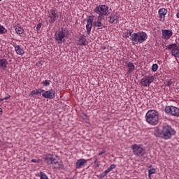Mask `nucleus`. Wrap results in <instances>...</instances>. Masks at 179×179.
Wrapping results in <instances>:
<instances>
[{"label": "nucleus", "mask_w": 179, "mask_h": 179, "mask_svg": "<svg viewBox=\"0 0 179 179\" xmlns=\"http://www.w3.org/2000/svg\"><path fill=\"white\" fill-rule=\"evenodd\" d=\"M44 162L47 164H52L54 169H64V164L59 162V158L57 156H53L52 155H46L44 158Z\"/></svg>", "instance_id": "obj_1"}, {"label": "nucleus", "mask_w": 179, "mask_h": 179, "mask_svg": "<svg viewBox=\"0 0 179 179\" xmlns=\"http://www.w3.org/2000/svg\"><path fill=\"white\" fill-rule=\"evenodd\" d=\"M130 40L134 45H136V44H142V43L148 40V34L145 31L134 33L131 36Z\"/></svg>", "instance_id": "obj_2"}, {"label": "nucleus", "mask_w": 179, "mask_h": 179, "mask_svg": "<svg viewBox=\"0 0 179 179\" xmlns=\"http://www.w3.org/2000/svg\"><path fill=\"white\" fill-rule=\"evenodd\" d=\"M145 120L150 125L159 124V112L155 110H150L145 114Z\"/></svg>", "instance_id": "obj_3"}, {"label": "nucleus", "mask_w": 179, "mask_h": 179, "mask_svg": "<svg viewBox=\"0 0 179 179\" xmlns=\"http://www.w3.org/2000/svg\"><path fill=\"white\" fill-rule=\"evenodd\" d=\"M94 12L98 15V20H100L108 15V6L104 4L99 5L94 8Z\"/></svg>", "instance_id": "obj_4"}, {"label": "nucleus", "mask_w": 179, "mask_h": 179, "mask_svg": "<svg viewBox=\"0 0 179 179\" xmlns=\"http://www.w3.org/2000/svg\"><path fill=\"white\" fill-rule=\"evenodd\" d=\"M131 149L134 153V156L137 157H142L146 153V150L143 148V146L140 144H133L131 146Z\"/></svg>", "instance_id": "obj_5"}, {"label": "nucleus", "mask_w": 179, "mask_h": 179, "mask_svg": "<svg viewBox=\"0 0 179 179\" xmlns=\"http://www.w3.org/2000/svg\"><path fill=\"white\" fill-rule=\"evenodd\" d=\"M65 37H68V31L66 29H59L55 34V39L57 41L58 44H61Z\"/></svg>", "instance_id": "obj_6"}, {"label": "nucleus", "mask_w": 179, "mask_h": 179, "mask_svg": "<svg viewBox=\"0 0 179 179\" xmlns=\"http://www.w3.org/2000/svg\"><path fill=\"white\" fill-rule=\"evenodd\" d=\"M165 113L169 115H171L172 117H179V108L177 106H166Z\"/></svg>", "instance_id": "obj_7"}, {"label": "nucleus", "mask_w": 179, "mask_h": 179, "mask_svg": "<svg viewBox=\"0 0 179 179\" xmlns=\"http://www.w3.org/2000/svg\"><path fill=\"white\" fill-rule=\"evenodd\" d=\"M153 80H155V77L153 76H145L144 78H142L141 83L143 86H144V87H148L150 86Z\"/></svg>", "instance_id": "obj_8"}, {"label": "nucleus", "mask_w": 179, "mask_h": 179, "mask_svg": "<svg viewBox=\"0 0 179 179\" xmlns=\"http://www.w3.org/2000/svg\"><path fill=\"white\" fill-rule=\"evenodd\" d=\"M162 134L163 135H176V130L170 125H165L163 127Z\"/></svg>", "instance_id": "obj_9"}, {"label": "nucleus", "mask_w": 179, "mask_h": 179, "mask_svg": "<svg viewBox=\"0 0 179 179\" xmlns=\"http://www.w3.org/2000/svg\"><path fill=\"white\" fill-rule=\"evenodd\" d=\"M162 34L163 40H170L173 36V30L162 29Z\"/></svg>", "instance_id": "obj_10"}, {"label": "nucleus", "mask_w": 179, "mask_h": 179, "mask_svg": "<svg viewBox=\"0 0 179 179\" xmlns=\"http://www.w3.org/2000/svg\"><path fill=\"white\" fill-rule=\"evenodd\" d=\"M166 15H167V9L166 8H160L158 10V17L159 20V22H164L166 20Z\"/></svg>", "instance_id": "obj_11"}, {"label": "nucleus", "mask_w": 179, "mask_h": 179, "mask_svg": "<svg viewBox=\"0 0 179 179\" xmlns=\"http://www.w3.org/2000/svg\"><path fill=\"white\" fill-rule=\"evenodd\" d=\"M58 15H57V10L52 9L49 11V23H54L57 20Z\"/></svg>", "instance_id": "obj_12"}, {"label": "nucleus", "mask_w": 179, "mask_h": 179, "mask_svg": "<svg viewBox=\"0 0 179 179\" xmlns=\"http://www.w3.org/2000/svg\"><path fill=\"white\" fill-rule=\"evenodd\" d=\"M42 96L45 99H55V91H54L52 89L48 90V91H45L43 94Z\"/></svg>", "instance_id": "obj_13"}, {"label": "nucleus", "mask_w": 179, "mask_h": 179, "mask_svg": "<svg viewBox=\"0 0 179 179\" xmlns=\"http://www.w3.org/2000/svg\"><path fill=\"white\" fill-rule=\"evenodd\" d=\"M77 38H78L77 41H78V45H80L81 47L87 45V43L86 42L87 38H86V36L80 35V36H78Z\"/></svg>", "instance_id": "obj_14"}, {"label": "nucleus", "mask_w": 179, "mask_h": 179, "mask_svg": "<svg viewBox=\"0 0 179 179\" xmlns=\"http://www.w3.org/2000/svg\"><path fill=\"white\" fill-rule=\"evenodd\" d=\"M89 160L85 159H80L77 160L76 164V169H82V167H85V166H87V162Z\"/></svg>", "instance_id": "obj_15"}, {"label": "nucleus", "mask_w": 179, "mask_h": 179, "mask_svg": "<svg viewBox=\"0 0 179 179\" xmlns=\"http://www.w3.org/2000/svg\"><path fill=\"white\" fill-rule=\"evenodd\" d=\"M93 26V17H90L86 24L87 34H90Z\"/></svg>", "instance_id": "obj_16"}, {"label": "nucleus", "mask_w": 179, "mask_h": 179, "mask_svg": "<svg viewBox=\"0 0 179 179\" xmlns=\"http://www.w3.org/2000/svg\"><path fill=\"white\" fill-rule=\"evenodd\" d=\"M118 14H117V13L115 12H113L110 15V16H109V23H117L118 22Z\"/></svg>", "instance_id": "obj_17"}, {"label": "nucleus", "mask_w": 179, "mask_h": 179, "mask_svg": "<svg viewBox=\"0 0 179 179\" xmlns=\"http://www.w3.org/2000/svg\"><path fill=\"white\" fill-rule=\"evenodd\" d=\"M127 67L128 68L127 73H132L134 71H135V65H134V63L129 62L127 64Z\"/></svg>", "instance_id": "obj_18"}, {"label": "nucleus", "mask_w": 179, "mask_h": 179, "mask_svg": "<svg viewBox=\"0 0 179 179\" xmlns=\"http://www.w3.org/2000/svg\"><path fill=\"white\" fill-rule=\"evenodd\" d=\"M15 51L17 55H23V54H24V50L22 49L19 45L15 47Z\"/></svg>", "instance_id": "obj_19"}, {"label": "nucleus", "mask_w": 179, "mask_h": 179, "mask_svg": "<svg viewBox=\"0 0 179 179\" xmlns=\"http://www.w3.org/2000/svg\"><path fill=\"white\" fill-rule=\"evenodd\" d=\"M6 65H8V60L6 59H0V69H3L6 68Z\"/></svg>", "instance_id": "obj_20"}, {"label": "nucleus", "mask_w": 179, "mask_h": 179, "mask_svg": "<svg viewBox=\"0 0 179 179\" xmlns=\"http://www.w3.org/2000/svg\"><path fill=\"white\" fill-rule=\"evenodd\" d=\"M171 52L175 58H179V49L178 48H173L171 50Z\"/></svg>", "instance_id": "obj_21"}, {"label": "nucleus", "mask_w": 179, "mask_h": 179, "mask_svg": "<svg viewBox=\"0 0 179 179\" xmlns=\"http://www.w3.org/2000/svg\"><path fill=\"white\" fill-rule=\"evenodd\" d=\"M132 36V31L128 30L124 32H123V37L124 38H129Z\"/></svg>", "instance_id": "obj_22"}, {"label": "nucleus", "mask_w": 179, "mask_h": 179, "mask_svg": "<svg viewBox=\"0 0 179 179\" xmlns=\"http://www.w3.org/2000/svg\"><path fill=\"white\" fill-rule=\"evenodd\" d=\"M101 20H103V19L99 20V17H97V22H94V25L96 27H101L103 26V23H101Z\"/></svg>", "instance_id": "obj_23"}, {"label": "nucleus", "mask_w": 179, "mask_h": 179, "mask_svg": "<svg viewBox=\"0 0 179 179\" xmlns=\"http://www.w3.org/2000/svg\"><path fill=\"white\" fill-rule=\"evenodd\" d=\"M116 166L115 164H112L110 166L109 168H108L105 171H103V173H105V174H108V173H110V171H111L112 170H114V169H115Z\"/></svg>", "instance_id": "obj_24"}, {"label": "nucleus", "mask_w": 179, "mask_h": 179, "mask_svg": "<svg viewBox=\"0 0 179 179\" xmlns=\"http://www.w3.org/2000/svg\"><path fill=\"white\" fill-rule=\"evenodd\" d=\"M15 31H16L17 34H23V32L24 31V30L23 29V28H22L20 27H17L15 28Z\"/></svg>", "instance_id": "obj_25"}, {"label": "nucleus", "mask_w": 179, "mask_h": 179, "mask_svg": "<svg viewBox=\"0 0 179 179\" xmlns=\"http://www.w3.org/2000/svg\"><path fill=\"white\" fill-rule=\"evenodd\" d=\"M39 177H40V179H49L48 178V176H47V174H45L44 172L43 171H41L39 173Z\"/></svg>", "instance_id": "obj_26"}, {"label": "nucleus", "mask_w": 179, "mask_h": 179, "mask_svg": "<svg viewBox=\"0 0 179 179\" xmlns=\"http://www.w3.org/2000/svg\"><path fill=\"white\" fill-rule=\"evenodd\" d=\"M158 138H162V139H171V135H161V136H157Z\"/></svg>", "instance_id": "obj_27"}, {"label": "nucleus", "mask_w": 179, "mask_h": 179, "mask_svg": "<svg viewBox=\"0 0 179 179\" xmlns=\"http://www.w3.org/2000/svg\"><path fill=\"white\" fill-rule=\"evenodd\" d=\"M150 132L153 133V135H159V128L155 127L150 129Z\"/></svg>", "instance_id": "obj_28"}, {"label": "nucleus", "mask_w": 179, "mask_h": 179, "mask_svg": "<svg viewBox=\"0 0 179 179\" xmlns=\"http://www.w3.org/2000/svg\"><path fill=\"white\" fill-rule=\"evenodd\" d=\"M173 83H174V80L170 79L168 81H166V86L170 87L173 85Z\"/></svg>", "instance_id": "obj_29"}, {"label": "nucleus", "mask_w": 179, "mask_h": 179, "mask_svg": "<svg viewBox=\"0 0 179 179\" xmlns=\"http://www.w3.org/2000/svg\"><path fill=\"white\" fill-rule=\"evenodd\" d=\"M35 94H38V90H33L29 93L30 97H34Z\"/></svg>", "instance_id": "obj_30"}, {"label": "nucleus", "mask_w": 179, "mask_h": 179, "mask_svg": "<svg viewBox=\"0 0 179 179\" xmlns=\"http://www.w3.org/2000/svg\"><path fill=\"white\" fill-rule=\"evenodd\" d=\"M157 69H159V66L157 65V64H152V72H156L157 71Z\"/></svg>", "instance_id": "obj_31"}, {"label": "nucleus", "mask_w": 179, "mask_h": 179, "mask_svg": "<svg viewBox=\"0 0 179 179\" xmlns=\"http://www.w3.org/2000/svg\"><path fill=\"white\" fill-rule=\"evenodd\" d=\"M50 83H51V80H45L42 82V85L43 86H50Z\"/></svg>", "instance_id": "obj_32"}, {"label": "nucleus", "mask_w": 179, "mask_h": 179, "mask_svg": "<svg viewBox=\"0 0 179 179\" xmlns=\"http://www.w3.org/2000/svg\"><path fill=\"white\" fill-rule=\"evenodd\" d=\"M6 33V29L3 27L1 24H0V34H5Z\"/></svg>", "instance_id": "obj_33"}, {"label": "nucleus", "mask_w": 179, "mask_h": 179, "mask_svg": "<svg viewBox=\"0 0 179 179\" xmlns=\"http://www.w3.org/2000/svg\"><path fill=\"white\" fill-rule=\"evenodd\" d=\"M173 47H177V44H176V43L169 44L167 45L166 49L167 50H173V48H174Z\"/></svg>", "instance_id": "obj_34"}, {"label": "nucleus", "mask_w": 179, "mask_h": 179, "mask_svg": "<svg viewBox=\"0 0 179 179\" xmlns=\"http://www.w3.org/2000/svg\"><path fill=\"white\" fill-rule=\"evenodd\" d=\"M148 173L149 174H155L156 173V169L155 168L149 169L148 170Z\"/></svg>", "instance_id": "obj_35"}, {"label": "nucleus", "mask_w": 179, "mask_h": 179, "mask_svg": "<svg viewBox=\"0 0 179 179\" xmlns=\"http://www.w3.org/2000/svg\"><path fill=\"white\" fill-rule=\"evenodd\" d=\"M8 99H10V96L8 95L3 99H0V101H3V100H8Z\"/></svg>", "instance_id": "obj_36"}, {"label": "nucleus", "mask_w": 179, "mask_h": 179, "mask_svg": "<svg viewBox=\"0 0 179 179\" xmlns=\"http://www.w3.org/2000/svg\"><path fill=\"white\" fill-rule=\"evenodd\" d=\"M106 173H105V172H103L100 174V178H104V177H106Z\"/></svg>", "instance_id": "obj_37"}, {"label": "nucleus", "mask_w": 179, "mask_h": 179, "mask_svg": "<svg viewBox=\"0 0 179 179\" xmlns=\"http://www.w3.org/2000/svg\"><path fill=\"white\" fill-rule=\"evenodd\" d=\"M41 29V23H38L36 26V30L38 31Z\"/></svg>", "instance_id": "obj_38"}, {"label": "nucleus", "mask_w": 179, "mask_h": 179, "mask_svg": "<svg viewBox=\"0 0 179 179\" xmlns=\"http://www.w3.org/2000/svg\"><path fill=\"white\" fill-rule=\"evenodd\" d=\"M31 162V163H40V162H38V159H32Z\"/></svg>", "instance_id": "obj_39"}, {"label": "nucleus", "mask_w": 179, "mask_h": 179, "mask_svg": "<svg viewBox=\"0 0 179 179\" xmlns=\"http://www.w3.org/2000/svg\"><path fill=\"white\" fill-rule=\"evenodd\" d=\"M41 93H44V90H38V94H41Z\"/></svg>", "instance_id": "obj_40"}, {"label": "nucleus", "mask_w": 179, "mask_h": 179, "mask_svg": "<svg viewBox=\"0 0 179 179\" xmlns=\"http://www.w3.org/2000/svg\"><path fill=\"white\" fill-rule=\"evenodd\" d=\"M104 153H106V150H102L99 153V156H101L102 155H104Z\"/></svg>", "instance_id": "obj_41"}, {"label": "nucleus", "mask_w": 179, "mask_h": 179, "mask_svg": "<svg viewBox=\"0 0 179 179\" xmlns=\"http://www.w3.org/2000/svg\"><path fill=\"white\" fill-rule=\"evenodd\" d=\"M148 177H149L150 179H152V174L148 173Z\"/></svg>", "instance_id": "obj_42"}, {"label": "nucleus", "mask_w": 179, "mask_h": 179, "mask_svg": "<svg viewBox=\"0 0 179 179\" xmlns=\"http://www.w3.org/2000/svg\"><path fill=\"white\" fill-rule=\"evenodd\" d=\"M176 17L179 19V12L176 13Z\"/></svg>", "instance_id": "obj_43"}, {"label": "nucleus", "mask_w": 179, "mask_h": 179, "mask_svg": "<svg viewBox=\"0 0 179 179\" xmlns=\"http://www.w3.org/2000/svg\"><path fill=\"white\" fill-rule=\"evenodd\" d=\"M96 163H97V158L94 159V164H96Z\"/></svg>", "instance_id": "obj_44"}, {"label": "nucleus", "mask_w": 179, "mask_h": 179, "mask_svg": "<svg viewBox=\"0 0 179 179\" xmlns=\"http://www.w3.org/2000/svg\"><path fill=\"white\" fill-rule=\"evenodd\" d=\"M2 115V108H0V115Z\"/></svg>", "instance_id": "obj_45"}, {"label": "nucleus", "mask_w": 179, "mask_h": 179, "mask_svg": "<svg viewBox=\"0 0 179 179\" xmlns=\"http://www.w3.org/2000/svg\"><path fill=\"white\" fill-rule=\"evenodd\" d=\"M96 167H100V164H97Z\"/></svg>", "instance_id": "obj_46"}, {"label": "nucleus", "mask_w": 179, "mask_h": 179, "mask_svg": "<svg viewBox=\"0 0 179 179\" xmlns=\"http://www.w3.org/2000/svg\"><path fill=\"white\" fill-rule=\"evenodd\" d=\"M1 1H2V0H0V2H1Z\"/></svg>", "instance_id": "obj_47"}]
</instances>
